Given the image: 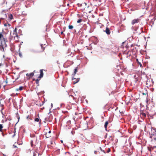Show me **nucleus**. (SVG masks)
<instances>
[{
	"label": "nucleus",
	"mask_w": 156,
	"mask_h": 156,
	"mask_svg": "<svg viewBox=\"0 0 156 156\" xmlns=\"http://www.w3.org/2000/svg\"><path fill=\"white\" fill-rule=\"evenodd\" d=\"M0 40L1 41V43L4 45L5 44V43L7 41L6 38L4 36L2 33H0Z\"/></svg>",
	"instance_id": "f257e3e1"
},
{
	"label": "nucleus",
	"mask_w": 156,
	"mask_h": 156,
	"mask_svg": "<svg viewBox=\"0 0 156 156\" xmlns=\"http://www.w3.org/2000/svg\"><path fill=\"white\" fill-rule=\"evenodd\" d=\"M147 87H150L153 84V82L151 79H148L146 81Z\"/></svg>",
	"instance_id": "f03ea898"
},
{
	"label": "nucleus",
	"mask_w": 156,
	"mask_h": 156,
	"mask_svg": "<svg viewBox=\"0 0 156 156\" xmlns=\"http://www.w3.org/2000/svg\"><path fill=\"white\" fill-rule=\"evenodd\" d=\"M44 134L46 138H49L51 136L50 134H48V130L47 129H44Z\"/></svg>",
	"instance_id": "7ed1b4c3"
},
{
	"label": "nucleus",
	"mask_w": 156,
	"mask_h": 156,
	"mask_svg": "<svg viewBox=\"0 0 156 156\" xmlns=\"http://www.w3.org/2000/svg\"><path fill=\"white\" fill-rule=\"evenodd\" d=\"M17 29L16 28H15L13 32V37L15 38V37H17V38H18V36L17 34Z\"/></svg>",
	"instance_id": "20e7f679"
},
{
	"label": "nucleus",
	"mask_w": 156,
	"mask_h": 156,
	"mask_svg": "<svg viewBox=\"0 0 156 156\" xmlns=\"http://www.w3.org/2000/svg\"><path fill=\"white\" fill-rule=\"evenodd\" d=\"M7 47V44L5 43V44L4 45L3 44H2L1 43V45H0V50L3 51H4V47Z\"/></svg>",
	"instance_id": "39448f33"
},
{
	"label": "nucleus",
	"mask_w": 156,
	"mask_h": 156,
	"mask_svg": "<svg viewBox=\"0 0 156 156\" xmlns=\"http://www.w3.org/2000/svg\"><path fill=\"white\" fill-rule=\"evenodd\" d=\"M140 116L142 118H145L146 117V114L144 113L142 111L140 112Z\"/></svg>",
	"instance_id": "423d86ee"
},
{
	"label": "nucleus",
	"mask_w": 156,
	"mask_h": 156,
	"mask_svg": "<svg viewBox=\"0 0 156 156\" xmlns=\"http://www.w3.org/2000/svg\"><path fill=\"white\" fill-rule=\"evenodd\" d=\"M34 75V73H31L30 74L27 73L26 76L27 77H28V79H30V78L32 77Z\"/></svg>",
	"instance_id": "0eeeda50"
},
{
	"label": "nucleus",
	"mask_w": 156,
	"mask_h": 156,
	"mask_svg": "<svg viewBox=\"0 0 156 156\" xmlns=\"http://www.w3.org/2000/svg\"><path fill=\"white\" fill-rule=\"evenodd\" d=\"M139 20L138 19H134L132 21L131 23L132 25H133L135 23L139 22Z\"/></svg>",
	"instance_id": "6e6552de"
},
{
	"label": "nucleus",
	"mask_w": 156,
	"mask_h": 156,
	"mask_svg": "<svg viewBox=\"0 0 156 156\" xmlns=\"http://www.w3.org/2000/svg\"><path fill=\"white\" fill-rule=\"evenodd\" d=\"M40 76L38 77V78H41L42 77H43V69H41L40 70Z\"/></svg>",
	"instance_id": "1a4fd4ad"
},
{
	"label": "nucleus",
	"mask_w": 156,
	"mask_h": 156,
	"mask_svg": "<svg viewBox=\"0 0 156 156\" xmlns=\"http://www.w3.org/2000/svg\"><path fill=\"white\" fill-rule=\"evenodd\" d=\"M105 32L106 34L108 35H109L110 34L111 32L109 29L108 27H106L105 30Z\"/></svg>",
	"instance_id": "9d476101"
},
{
	"label": "nucleus",
	"mask_w": 156,
	"mask_h": 156,
	"mask_svg": "<svg viewBox=\"0 0 156 156\" xmlns=\"http://www.w3.org/2000/svg\"><path fill=\"white\" fill-rule=\"evenodd\" d=\"M23 89V87L22 86H21L19 87L18 88H16V91H21Z\"/></svg>",
	"instance_id": "9b49d317"
},
{
	"label": "nucleus",
	"mask_w": 156,
	"mask_h": 156,
	"mask_svg": "<svg viewBox=\"0 0 156 156\" xmlns=\"http://www.w3.org/2000/svg\"><path fill=\"white\" fill-rule=\"evenodd\" d=\"M108 122L106 121L105 122V124L104 127H105V130H107V125H108Z\"/></svg>",
	"instance_id": "f8f14e48"
},
{
	"label": "nucleus",
	"mask_w": 156,
	"mask_h": 156,
	"mask_svg": "<svg viewBox=\"0 0 156 156\" xmlns=\"http://www.w3.org/2000/svg\"><path fill=\"white\" fill-rule=\"evenodd\" d=\"M3 128V125L2 124H0V132H2V129Z\"/></svg>",
	"instance_id": "ddd939ff"
},
{
	"label": "nucleus",
	"mask_w": 156,
	"mask_h": 156,
	"mask_svg": "<svg viewBox=\"0 0 156 156\" xmlns=\"http://www.w3.org/2000/svg\"><path fill=\"white\" fill-rule=\"evenodd\" d=\"M78 67H76L74 70V75H75V74L78 71Z\"/></svg>",
	"instance_id": "4468645a"
},
{
	"label": "nucleus",
	"mask_w": 156,
	"mask_h": 156,
	"mask_svg": "<svg viewBox=\"0 0 156 156\" xmlns=\"http://www.w3.org/2000/svg\"><path fill=\"white\" fill-rule=\"evenodd\" d=\"M19 55L21 58L22 57V53L20 51V49L19 50Z\"/></svg>",
	"instance_id": "2eb2a0df"
},
{
	"label": "nucleus",
	"mask_w": 156,
	"mask_h": 156,
	"mask_svg": "<svg viewBox=\"0 0 156 156\" xmlns=\"http://www.w3.org/2000/svg\"><path fill=\"white\" fill-rule=\"evenodd\" d=\"M9 18L10 19L12 20L13 19V16L12 14H9Z\"/></svg>",
	"instance_id": "dca6fc26"
},
{
	"label": "nucleus",
	"mask_w": 156,
	"mask_h": 156,
	"mask_svg": "<svg viewBox=\"0 0 156 156\" xmlns=\"http://www.w3.org/2000/svg\"><path fill=\"white\" fill-rule=\"evenodd\" d=\"M153 148L152 147H148V150L151 152L152 150H153Z\"/></svg>",
	"instance_id": "f3484780"
},
{
	"label": "nucleus",
	"mask_w": 156,
	"mask_h": 156,
	"mask_svg": "<svg viewBox=\"0 0 156 156\" xmlns=\"http://www.w3.org/2000/svg\"><path fill=\"white\" fill-rule=\"evenodd\" d=\"M4 25L5 27L7 26H10V25L9 24L7 23H5V24H4Z\"/></svg>",
	"instance_id": "a211bd4d"
},
{
	"label": "nucleus",
	"mask_w": 156,
	"mask_h": 156,
	"mask_svg": "<svg viewBox=\"0 0 156 156\" xmlns=\"http://www.w3.org/2000/svg\"><path fill=\"white\" fill-rule=\"evenodd\" d=\"M35 81H36V84H37L38 86H39V80L37 79Z\"/></svg>",
	"instance_id": "6ab92c4d"
},
{
	"label": "nucleus",
	"mask_w": 156,
	"mask_h": 156,
	"mask_svg": "<svg viewBox=\"0 0 156 156\" xmlns=\"http://www.w3.org/2000/svg\"><path fill=\"white\" fill-rule=\"evenodd\" d=\"M73 28V26L72 25H69V29H72Z\"/></svg>",
	"instance_id": "aec40b11"
},
{
	"label": "nucleus",
	"mask_w": 156,
	"mask_h": 156,
	"mask_svg": "<svg viewBox=\"0 0 156 156\" xmlns=\"http://www.w3.org/2000/svg\"><path fill=\"white\" fill-rule=\"evenodd\" d=\"M82 21V20L81 19H79L77 21V23H80Z\"/></svg>",
	"instance_id": "412c9836"
},
{
	"label": "nucleus",
	"mask_w": 156,
	"mask_h": 156,
	"mask_svg": "<svg viewBox=\"0 0 156 156\" xmlns=\"http://www.w3.org/2000/svg\"><path fill=\"white\" fill-rule=\"evenodd\" d=\"M35 121L37 122H38L39 121V119L38 118H36L35 119Z\"/></svg>",
	"instance_id": "4be33fe9"
},
{
	"label": "nucleus",
	"mask_w": 156,
	"mask_h": 156,
	"mask_svg": "<svg viewBox=\"0 0 156 156\" xmlns=\"http://www.w3.org/2000/svg\"><path fill=\"white\" fill-rule=\"evenodd\" d=\"M41 47L42 49V51H44V48L43 47V45H41Z\"/></svg>",
	"instance_id": "5701e85b"
},
{
	"label": "nucleus",
	"mask_w": 156,
	"mask_h": 156,
	"mask_svg": "<svg viewBox=\"0 0 156 156\" xmlns=\"http://www.w3.org/2000/svg\"><path fill=\"white\" fill-rule=\"evenodd\" d=\"M111 151V149L110 148H108V150L107 151V153H108L109 152H110Z\"/></svg>",
	"instance_id": "b1692460"
},
{
	"label": "nucleus",
	"mask_w": 156,
	"mask_h": 156,
	"mask_svg": "<svg viewBox=\"0 0 156 156\" xmlns=\"http://www.w3.org/2000/svg\"><path fill=\"white\" fill-rule=\"evenodd\" d=\"M67 123L69 125L71 123V121L70 120H69L67 122Z\"/></svg>",
	"instance_id": "393cba45"
},
{
	"label": "nucleus",
	"mask_w": 156,
	"mask_h": 156,
	"mask_svg": "<svg viewBox=\"0 0 156 156\" xmlns=\"http://www.w3.org/2000/svg\"><path fill=\"white\" fill-rule=\"evenodd\" d=\"M27 119H28V120H29V119H30V120L31 119L30 118V117H29V116H28L27 117Z\"/></svg>",
	"instance_id": "a878e982"
},
{
	"label": "nucleus",
	"mask_w": 156,
	"mask_h": 156,
	"mask_svg": "<svg viewBox=\"0 0 156 156\" xmlns=\"http://www.w3.org/2000/svg\"><path fill=\"white\" fill-rule=\"evenodd\" d=\"M17 119H18V121H19L20 118V116L19 115L17 116Z\"/></svg>",
	"instance_id": "bb28decb"
},
{
	"label": "nucleus",
	"mask_w": 156,
	"mask_h": 156,
	"mask_svg": "<svg viewBox=\"0 0 156 156\" xmlns=\"http://www.w3.org/2000/svg\"><path fill=\"white\" fill-rule=\"evenodd\" d=\"M2 81L1 79H0V87H1V85L2 84Z\"/></svg>",
	"instance_id": "cd10ccee"
},
{
	"label": "nucleus",
	"mask_w": 156,
	"mask_h": 156,
	"mask_svg": "<svg viewBox=\"0 0 156 156\" xmlns=\"http://www.w3.org/2000/svg\"><path fill=\"white\" fill-rule=\"evenodd\" d=\"M31 145L32 146L33 144V141L32 140L31 141Z\"/></svg>",
	"instance_id": "c85d7f7f"
},
{
	"label": "nucleus",
	"mask_w": 156,
	"mask_h": 156,
	"mask_svg": "<svg viewBox=\"0 0 156 156\" xmlns=\"http://www.w3.org/2000/svg\"><path fill=\"white\" fill-rule=\"evenodd\" d=\"M13 148H14L17 147L14 144L13 145Z\"/></svg>",
	"instance_id": "c756f323"
},
{
	"label": "nucleus",
	"mask_w": 156,
	"mask_h": 156,
	"mask_svg": "<svg viewBox=\"0 0 156 156\" xmlns=\"http://www.w3.org/2000/svg\"><path fill=\"white\" fill-rule=\"evenodd\" d=\"M36 154L35 153H34L33 156H36Z\"/></svg>",
	"instance_id": "7c9ffc66"
},
{
	"label": "nucleus",
	"mask_w": 156,
	"mask_h": 156,
	"mask_svg": "<svg viewBox=\"0 0 156 156\" xmlns=\"http://www.w3.org/2000/svg\"><path fill=\"white\" fill-rule=\"evenodd\" d=\"M51 132V131L50 130L48 131V134H50Z\"/></svg>",
	"instance_id": "2f4dec72"
},
{
	"label": "nucleus",
	"mask_w": 156,
	"mask_h": 156,
	"mask_svg": "<svg viewBox=\"0 0 156 156\" xmlns=\"http://www.w3.org/2000/svg\"><path fill=\"white\" fill-rule=\"evenodd\" d=\"M79 81V80H77V81H74V82H75L74 83H77Z\"/></svg>",
	"instance_id": "473e14b6"
},
{
	"label": "nucleus",
	"mask_w": 156,
	"mask_h": 156,
	"mask_svg": "<svg viewBox=\"0 0 156 156\" xmlns=\"http://www.w3.org/2000/svg\"><path fill=\"white\" fill-rule=\"evenodd\" d=\"M2 19H3L2 18H1L0 19V24H1V20Z\"/></svg>",
	"instance_id": "72a5a7b5"
},
{
	"label": "nucleus",
	"mask_w": 156,
	"mask_h": 156,
	"mask_svg": "<svg viewBox=\"0 0 156 156\" xmlns=\"http://www.w3.org/2000/svg\"><path fill=\"white\" fill-rule=\"evenodd\" d=\"M63 34V31H62L61 32V34Z\"/></svg>",
	"instance_id": "f704fd0d"
},
{
	"label": "nucleus",
	"mask_w": 156,
	"mask_h": 156,
	"mask_svg": "<svg viewBox=\"0 0 156 156\" xmlns=\"http://www.w3.org/2000/svg\"><path fill=\"white\" fill-rule=\"evenodd\" d=\"M94 153H95V154H97V151H94Z\"/></svg>",
	"instance_id": "c9c22d12"
},
{
	"label": "nucleus",
	"mask_w": 156,
	"mask_h": 156,
	"mask_svg": "<svg viewBox=\"0 0 156 156\" xmlns=\"http://www.w3.org/2000/svg\"><path fill=\"white\" fill-rule=\"evenodd\" d=\"M100 149L101 150V151H102V149H101V147H100Z\"/></svg>",
	"instance_id": "e433bc0d"
},
{
	"label": "nucleus",
	"mask_w": 156,
	"mask_h": 156,
	"mask_svg": "<svg viewBox=\"0 0 156 156\" xmlns=\"http://www.w3.org/2000/svg\"><path fill=\"white\" fill-rule=\"evenodd\" d=\"M61 143H63V141H62V140H61Z\"/></svg>",
	"instance_id": "4c0bfd02"
},
{
	"label": "nucleus",
	"mask_w": 156,
	"mask_h": 156,
	"mask_svg": "<svg viewBox=\"0 0 156 156\" xmlns=\"http://www.w3.org/2000/svg\"><path fill=\"white\" fill-rule=\"evenodd\" d=\"M2 135H3V136H4V134H3V132H2Z\"/></svg>",
	"instance_id": "58836bf2"
},
{
	"label": "nucleus",
	"mask_w": 156,
	"mask_h": 156,
	"mask_svg": "<svg viewBox=\"0 0 156 156\" xmlns=\"http://www.w3.org/2000/svg\"><path fill=\"white\" fill-rule=\"evenodd\" d=\"M102 151L104 152L105 154L106 153V152L104 151Z\"/></svg>",
	"instance_id": "ea45409f"
},
{
	"label": "nucleus",
	"mask_w": 156,
	"mask_h": 156,
	"mask_svg": "<svg viewBox=\"0 0 156 156\" xmlns=\"http://www.w3.org/2000/svg\"><path fill=\"white\" fill-rule=\"evenodd\" d=\"M2 65V64L1 63H0V66H1Z\"/></svg>",
	"instance_id": "a19ab883"
},
{
	"label": "nucleus",
	"mask_w": 156,
	"mask_h": 156,
	"mask_svg": "<svg viewBox=\"0 0 156 156\" xmlns=\"http://www.w3.org/2000/svg\"><path fill=\"white\" fill-rule=\"evenodd\" d=\"M53 144V143L51 142V144Z\"/></svg>",
	"instance_id": "79ce46f5"
},
{
	"label": "nucleus",
	"mask_w": 156,
	"mask_h": 156,
	"mask_svg": "<svg viewBox=\"0 0 156 156\" xmlns=\"http://www.w3.org/2000/svg\"><path fill=\"white\" fill-rule=\"evenodd\" d=\"M3 58H4L5 56H4V55L3 56Z\"/></svg>",
	"instance_id": "37998d69"
},
{
	"label": "nucleus",
	"mask_w": 156,
	"mask_h": 156,
	"mask_svg": "<svg viewBox=\"0 0 156 156\" xmlns=\"http://www.w3.org/2000/svg\"><path fill=\"white\" fill-rule=\"evenodd\" d=\"M74 79H76V78L73 79V80Z\"/></svg>",
	"instance_id": "c03bdc74"
},
{
	"label": "nucleus",
	"mask_w": 156,
	"mask_h": 156,
	"mask_svg": "<svg viewBox=\"0 0 156 156\" xmlns=\"http://www.w3.org/2000/svg\"><path fill=\"white\" fill-rule=\"evenodd\" d=\"M147 115H148V116H149V115L147 114Z\"/></svg>",
	"instance_id": "a18cd8bd"
},
{
	"label": "nucleus",
	"mask_w": 156,
	"mask_h": 156,
	"mask_svg": "<svg viewBox=\"0 0 156 156\" xmlns=\"http://www.w3.org/2000/svg\"><path fill=\"white\" fill-rule=\"evenodd\" d=\"M142 66L141 64H140V66Z\"/></svg>",
	"instance_id": "49530a36"
},
{
	"label": "nucleus",
	"mask_w": 156,
	"mask_h": 156,
	"mask_svg": "<svg viewBox=\"0 0 156 156\" xmlns=\"http://www.w3.org/2000/svg\"><path fill=\"white\" fill-rule=\"evenodd\" d=\"M127 1H129V0H127Z\"/></svg>",
	"instance_id": "de8ad7c7"
}]
</instances>
